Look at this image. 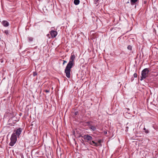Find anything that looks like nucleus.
I'll list each match as a JSON object with an SVG mask.
<instances>
[{
    "mask_svg": "<svg viewBox=\"0 0 158 158\" xmlns=\"http://www.w3.org/2000/svg\"><path fill=\"white\" fill-rule=\"evenodd\" d=\"M75 58V55L72 54L69 62L65 68L64 72L66 74V76L68 78H69L70 77L71 69L74 64V60Z\"/></svg>",
    "mask_w": 158,
    "mask_h": 158,
    "instance_id": "f257e3e1",
    "label": "nucleus"
},
{
    "mask_svg": "<svg viewBox=\"0 0 158 158\" xmlns=\"http://www.w3.org/2000/svg\"><path fill=\"white\" fill-rule=\"evenodd\" d=\"M149 72V70L148 68L144 69L142 70L141 73V77L140 78L141 81L148 77Z\"/></svg>",
    "mask_w": 158,
    "mask_h": 158,
    "instance_id": "f03ea898",
    "label": "nucleus"
},
{
    "mask_svg": "<svg viewBox=\"0 0 158 158\" xmlns=\"http://www.w3.org/2000/svg\"><path fill=\"white\" fill-rule=\"evenodd\" d=\"M17 140V137L15 133H13L10 138V142L9 143V145L13 146L16 143Z\"/></svg>",
    "mask_w": 158,
    "mask_h": 158,
    "instance_id": "7ed1b4c3",
    "label": "nucleus"
},
{
    "mask_svg": "<svg viewBox=\"0 0 158 158\" xmlns=\"http://www.w3.org/2000/svg\"><path fill=\"white\" fill-rule=\"evenodd\" d=\"M50 34L51 36V38H54L57 35V32L55 31L52 30L50 32Z\"/></svg>",
    "mask_w": 158,
    "mask_h": 158,
    "instance_id": "20e7f679",
    "label": "nucleus"
},
{
    "mask_svg": "<svg viewBox=\"0 0 158 158\" xmlns=\"http://www.w3.org/2000/svg\"><path fill=\"white\" fill-rule=\"evenodd\" d=\"M82 137L88 141L91 140L92 139V137L88 135H84Z\"/></svg>",
    "mask_w": 158,
    "mask_h": 158,
    "instance_id": "39448f33",
    "label": "nucleus"
},
{
    "mask_svg": "<svg viewBox=\"0 0 158 158\" xmlns=\"http://www.w3.org/2000/svg\"><path fill=\"white\" fill-rule=\"evenodd\" d=\"M22 131V128H19L18 129L16 130L15 131V135L18 136V137H19V136L20 135L21 132Z\"/></svg>",
    "mask_w": 158,
    "mask_h": 158,
    "instance_id": "423d86ee",
    "label": "nucleus"
},
{
    "mask_svg": "<svg viewBox=\"0 0 158 158\" xmlns=\"http://www.w3.org/2000/svg\"><path fill=\"white\" fill-rule=\"evenodd\" d=\"M2 24L3 26L5 27H7L9 25V23L7 21L4 20L2 22Z\"/></svg>",
    "mask_w": 158,
    "mask_h": 158,
    "instance_id": "0eeeda50",
    "label": "nucleus"
},
{
    "mask_svg": "<svg viewBox=\"0 0 158 158\" xmlns=\"http://www.w3.org/2000/svg\"><path fill=\"white\" fill-rule=\"evenodd\" d=\"M89 144L91 145H93V146L96 147H97L99 145L97 143L95 142L94 141H92L89 142Z\"/></svg>",
    "mask_w": 158,
    "mask_h": 158,
    "instance_id": "6e6552de",
    "label": "nucleus"
},
{
    "mask_svg": "<svg viewBox=\"0 0 158 158\" xmlns=\"http://www.w3.org/2000/svg\"><path fill=\"white\" fill-rule=\"evenodd\" d=\"M89 128L90 129L92 130L93 131H94L96 129V128L94 126H92L91 125H89Z\"/></svg>",
    "mask_w": 158,
    "mask_h": 158,
    "instance_id": "1a4fd4ad",
    "label": "nucleus"
},
{
    "mask_svg": "<svg viewBox=\"0 0 158 158\" xmlns=\"http://www.w3.org/2000/svg\"><path fill=\"white\" fill-rule=\"evenodd\" d=\"M138 0H131L130 2L131 4L132 5H135Z\"/></svg>",
    "mask_w": 158,
    "mask_h": 158,
    "instance_id": "9d476101",
    "label": "nucleus"
},
{
    "mask_svg": "<svg viewBox=\"0 0 158 158\" xmlns=\"http://www.w3.org/2000/svg\"><path fill=\"white\" fill-rule=\"evenodd\" d=\"M80 1L79 0H74V3L75 5H78L79 4Z\"/></svg>",
    "mask_w": 158,
    "mask_h": 158,
    "instance_id": "9b49d317",
    "label": "nucleus"
},
{
    "mask_svg": "<svg viewBox=\"0 0 158 158\" xmlns=\"http://www.w3.org/2000/svg\"><path fill=\"white\" fill-rule=\"evenodd\" d=\"M28 41L30 42L33 41V38L31 37H28Z\"/></svg>",
    "mask_w": 158,
    "mask_h": 158,
    "instance_id": "f8f14e48",
    "label": "nucleus"
},
{
    "mask_svg": "<svg viewBox=\"0 0 158 158\" xmlns=\"http://www.w3.org/2000/svg\"><path fill=\"white\" fill-rule=\"evenodd\" d=\"M143 130L145 131V132L146 133H148L149 132V131L148 130L146 129V128L144 127L143 128Z\"/></svg>",
    "mask_w": 158,
    "mask_h": 158,
    "instance_id": "ddd939ff",
    "label": "nucleus"
},
{
    "mask_svg": "<svg viewBox=\"0 0 158 158\" xmlns=\"http://www.w3.org/2000/svg\"><path fill=\"white\" fill-rule=\"evenodd\" d=\"M9 31L8 30H6L4 31V33L6 34V35H7L9 34Z\"/></svg>",
    "mask_w": 158,
    "mask_h": 158,
    "instance_id": "4468645a",
    "label": "nucleus"
},
{
    "mask_svg": "<svg viewBox=\"0 0 158 158\" xmlns=\"http://www.w3.org/2000/svg\"><path fill=\"white\" fill-rule=\"evenodd\" d=\"M127 48L129 50H132V47L130 45L127 46Z\"/></svg>",
    "mask_w": 158,
    "mask_h": 158,
    "instance_id": "2eb2a0df",
    "label": "nucleus"
},
{
    "mask_svg": "<svg viewBox=\"0 0 158 158\" xmlns=\"http://www.w3.org/2000/svg\"><path fill=\"white\" fill-rule=\"evenodd\" d=\"M94 1V4H97L98 2V1L99 0H93Z\"/></svg>",
    "mask_w": 158,
    "mask_h": 158,
    "instance_id": "dca6fc26",
    "label": "nucleus"
},
{
    "mask_svg": "<svg viewBox=\"0 0 158 158\" xmlns=\"http://www.w3.org/2000/svg\"><path fill=\"white\" fill-rule=\"evenodd\" d=\"M134 77H137V75L136 73H135L134 74Z\"/></svg>",
    "mask_w": 158,
    "mask_h": 158,
    "instance_id": "f3484780",
    "label": "nucleus"
},
{
    "mask_svg": "<svg viewBox=\"0 0 158 158\" xmlns=\"http://www.w3.org/2000/svg\"><path fill=\"white\" fill-rule=\"evenodd\" d=\"M67 61L65 60H63V64L64 65V64L65 63H66Z\"/></svg>",
    "mask_w": 158,
    "mask_h": 158,
    "instance_id": "a211bd4d",
    "label": "nucleus"
},
{
    "mask_svg": "<svg viewBox=\"0 0 158 158\" xmlns=\"http://www.w3.org/2000/svg\"><path fill=\"white\" fill-rule=\"evenodd\" d=\"M101 142H102V140H98V143L99 144H100L101 143Z\"/></svg>",
    "mask_w": 158,
    "mask_h": 158,
    "instance_id": "6ab92c4d",
    "label": "nucleus"
},
{
    "mask_svg": "<svg viewBox=\"0 0 158 158\" xmlns=\"http://www.w3.org/2000/svg\"><path fill=\"white\" fill-rule=\"evenodd\" d=\"M78 112L77 111H76L74 112V114L75 115H76L77 114Z\"/></svg>",
    "mask_w": 158,
    "mask_h": 158,
    "instance_id": "aec40b11",
    "label": "nucleus"
},
{
    "mask_svg": "<svg viewBox=\"0 0 158 158\" xmlns=\"http://www.w3.org/2000/svg\"><path fill=\"white\" fill-rule=\"evenodd\" d=\"M47 36L49 38H50V34H48L47 35Z\"/></svg>",
    "mask_w": 158,
    "mask_h": 158,
    "instance_id": "412c9836",
    "label": "nucleus"
},
{
    "mask_svg": "<svg viewBox=\"0 0 158 158\" xmlns=\"http://www.w3.org/2000/svg\"><path fill=\"white\" fill-rule=\"evenodd\" d=\"M37 75V74L36 73H34V74H33V76H35V75Z\"/></svg>",
    "mask_w": 158,
    "mask_h": 158,
    "instance_id": "4be33fe9",
    "label": "nucleus"
},
{
    "mask_svg": "<svg viewBox=\"0 0 158 158\" xmlns=\"http://www.w3.org/2000/svg\"><path fill=\"white\" fill-rule=\"evenodd\" d=\"M45 91H46V92L48 93V92H49V90H45Z\"/></svg>",
    "mask_w": 158,
    "mask_h": 158,
    "instance_id": "5701e85b",
    "label": "nucleus"
},
{
    "mask_svg": "<svg viewBox=\"0 0 158 158\" xmlns=\"http://www.w3.org/2000/svg\"><path fill=\"white\" fill-rule=\"evenodd\" d=\"M104 134H107V132H106V131H105V132H104Z\"/></svg>",
    "mask_w": 158,
    "mask_h": 158,
    "instance_id": "b1692460",
    "label": "nucleus"
},
{
    "mask_svg": "<svg viewBox=\"0 0 158 158\" xmlns=\"http://www.w3.org/2000/svg\"><path fill=\"white\" fill-rule=\"evenodd\" d=\"M146 3V1H144V3Z\"/></svg>",
    "mask_w": 158,
    "mask_h": 158,
    "instance_id": "393cba45",
    "label": "nucleus"
},
{
    "mask_svg": "<svg viewBox=\"0 0 158 158\" xmlns=\"http://www.w3.org/2000/svg\"><path fill=\"white\" fill-rule=\"evenodd\" d=\"M129 3V2H127V3Z\"/></svg>",
    "mask_w": 158,
    "mask_h": 158,
    "instance_id": "a878e982",
    "label": "nucleus"
}]
</instances>
